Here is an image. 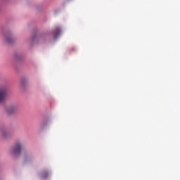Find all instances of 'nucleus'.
<instances>
[{"label":"nucleus","instance_id":"1","mask_svg":"<svg viewBox=\"0 0 180 180\" xmlns=\"http://www.w3.org/2000/svg\"><path fill=\"white\" fill-rule=\"evenodd\" d=\"M20 150H22V147L20 146V143H18L12 148L11 153L13 155H14V157H17V155L20 154Z\"/></svg>","mask_w":180,"mask_h":180},{"label":"nucleus","instance_id":"2","mask_svg":"<svg viewBox=\"0 0 180 180\" xmlns=\"http://www.w3.org/2000/svg\"><path fill=\"white\" fill-rule=\"evenodd\" d=\"M6 100V89L0 88V103H4Z\"/></svg>","mask_w":180,"mask_h":180},{"label":"nucleus","instance_id":"3","mask_svg":"<svg viewBox=\"0 0 180 180\" xmlns=\"http://www.w3.org/2000/svg\"><path fill=\"white\" fill-rule=\"evenodd\" d=\"M18 111V107L15 105V108L13 106L8 107L6 110V112L8 115H12V113H15V112Z\"/></svg>","mask_w":180,"mask_h":180},{"label":"nucleus","instance_id":"4","mask_svg":"<svg viewBox=\"0 0 180 180\" xmlns=\"http://www.w3.org/2000/svg\"><path fill=\"white\" fill-rule=\"evenodd\" d=\"M2 136L4 139H8V137H11V134L8 131H3Z\"/></svg>","mask_w":180,"mask_h":180},{"label":"nucleus","instance_id":"5","mask_svg":"<svg viewBox=\"0 0 180 180\" xmlns=\"http://www.w3.org/2000/svg\"><path fill=\"white\" fill-rule=\"evenodd\" d=\"M6 41L7 43H13V41H15V39H13V37H6Z\"/></svg>","mask_w":180,"mask_h":180},{"label":"nucleus","instance_id":"6","mask_svg":"<svg viewBox=\"0 0 180 180\" xmlns=\"http://www.w3.org/2000/svg\"><path fill=\"white\" fill-rule=\"evenodd\" d=\"M47 176H49V172H47V171H44L41 173V178H47Z\"/></svg>","mask_w":180,"mask_h":180},{"label":"nucleus","instance_id":"7","mask_svg":"<svg viewBox=\"0 0 180 180\" xmlns=\"http://www.w3.org/2000/svg\"><path fill=\"white\" fill-rule=\"evenodd\" d=\"M60 34V30H58V32L56 34L55 37H57Z\"/></svg>","mask_w":180,"mask_h":180}]
</instances>
